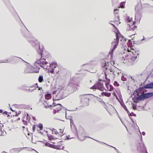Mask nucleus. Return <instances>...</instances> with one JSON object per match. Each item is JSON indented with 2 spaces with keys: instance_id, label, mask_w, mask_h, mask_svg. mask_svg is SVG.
<instances>
[{
  "instance_id": "nucleus-41",
  "label": "nucleus",
  "mask_w": 153,
  "mask_h": 153,
  "mask_svg": "<svg viewBox=\"0 0 153 153\" xmlns=\"http://www.w3.org/2000/svg\"><path fill=\"white\" fill-rule=\"evenodd\" d=\"M111 24L113 26V27L115 28H116L117 27H116L115 26V25H114L112 24Z\"/></svg>"
},
{
  "instance_id": "nucleus-15",
  "label": "nucleus",
  "mask_w": 153,
  "mask_h": 153,
  "mask_svg": "<svg viewBox=\"0 0 153 153\" xmlns=\"http://www.w3.org/2000/svg\"><path fill=\"white\" fill-rule=\"evenodd\" d=\"M28 87L30 88H35V90H36L37 88H39L37 83H36L34 85H33L30 86H29Z\"/></svg>"
},
{
  "instance_id": "nucleus-64",
  "label": "nucleus",
  "mask_w": 153,
  "mask_h": 153,
  "mask_svg": "<svg viewBox=\"0 0 153 153\" xmlns=\"http://www.w3.org/2000/svg\"><path fill=\"white\" fill-rule=\"evenodd\" d=\"M40 66H41V67H43L42 66V65H40Z\"/></svg>"
},
{
  "instance_id": "nucleus-24",
  "label": "nucleus",
  "mask_w": 153,
  "mask_h": 153,
  "mask_svg": "<svg viewBox=\"0 0 153 153\" xmlns=\"http://www.w3.org/2000/svg\"><path fill=\"white\" fill-rule=\"evenodd\" d=\"M38 127L40 128V130H42L43 128V125L42 123H39L37 126Z\"/></svg>"
},
{
  "instance_id": "nucleus-23",
  "label": "nucleus",
  "mask_w": 153,
  "mask_h": 153,
  "mask_svg": "<svg viewBox=\"0 0 153 153\" xmlns=\"http://www.w3.org/2000/svg\"><path fill=\"white\" fill-rule=\"evenodd\" d=\"M42 57H41V58L39 59H38L36 61V63L39 64H41L42 63H41V61L42 60Z\"/></svg>"
},
{
  "instance_id": "nucleus-22",
  "label": "nucleus",
  "mask_w": 153,
  "mask_h": 153,
  "mask_svg": "<svg viewBox=\"0 0 153 153\" xmlns=\"http://www.w3.org/2000/svg\"><path fill=\"white\" fill-rule=\"evenodd\" d=\"M42 57H41V58L39 59H38L36 61V63L39 64H41L42 63H41V61L42 60Z\"/></svg>"
},
{
  "instance_id": "nucleus-63",
  "label": "nucleus",
  "mask_w": 153,
  "mask_h": 153,
  "mask_svg": "<svg viewBox=\"0 0 153 153\" xmlns=\"http://www.w3.org/2000/svg\"><path fill=\"white\" fill-rule=\"evenodd\" d=\"M144 39H143L142 40V41H143Z\"/></svg>"
},
{
  "instance_id": "nucleus-38",
  "label": "nucleus",
  "mask_w": 153,
  "mask_h": 153,
  "mask_svg": "<svg viewBox=\"0 0 153 153\" xmlns=\"http://www.w3.org/2000/svg\"><path fill=\"white\" fill-rule=\"evenodd\" d=\"M53 64H55V66L53 68H56V66H57V63H53Z\"/></svg>"
},
{
  "instance_id": "nucleus-14",
  "label": "nucleus",
  "mask_w": 153,
  "mask_h": 153,
  "mask_svg": "<svg viewBox=\"0 0 153 153\" xmlns=\"http://www.w3.org/2000/svg\"><path fill=\"white\" fill-rule=\"evenodd\" d=\"M127 45L129 47L128 48H130L131 50V51H133V50H132V48L131 47V46L132 45L131 42L130 40H128V42H127Z\"/></svg>"
},
{
  "instance_id": "nucleus-56",
  "label": "nucleus",
  "mask_w": 153,
  "mask_h": 153,
  "mask_svg": "<svg viewBox=\"0 0 153 153\" xmlns=\"http://www.w3.org/2000/svg\"><path fill=\"white\" fill-rule=\"evenodd\" d=\"M54 111H55V113H56V109H54Z\"/></svg>"
},
{
  "instance_id": "nucleus-3",
  "label": "nucleus",
  "mask_w": 153,
  "mask_h": 153,
  "mask_svg": "<svg viewBox=\"0 0 153 153\" xmlns=\"http://www.w3.org/2000/svg\"><path fill=\"white\" fill-rule=\"evenodd\" d=\"M131 51L132 52V55L131 56L129 61L131 62V64H133L137 61V56L139 55L138 52V51H134L133 49V51Z\"/></svg>"
},
{
  "instance_id": "nucleus-44",
  "label": "nucleus",
  "mask_w": 153,
  "mask_h": 153,
  "mask_svg": "<svg viewBox=\"0 0 153 153\" xmlns=\"http://www.w3.org/2000/svg\"><path fill=\"white\" fill-rule=\"evenodd\" d=\"M142 134L143 135H145V133L143 131L142 132Z\"/></svg>"
},
{
  "instance_id": "nucleus-30",
  "label": "nucleus",
  "mask_w": 153,
  "mask_h": 153,
  "mask_svg": "<svg viewBox=\"0 0 153 153\" xmlns=\"http://www.w3.org/2000/svg\"><path fill=\"white\" fill-rule=\"evenodd\" d=\"M112 72L113 74L114 75H115L114 74V71H113V70H112V69H109L108 70V73H110Z\"/></svg>"
},
{
  "instance_id": "nucleus-60",
  "label": "nucleus",
  "mask_w": 153,
  "mask_h": 153,
  "mask_svg": "<svg viewBox=\"0 0 153 153\" xmlns=\"http://www.w3.org/2000/svg\"><path fill=\"white\" fill-rule=\"evenodd\" d=\"M39 48H40V46H39Z\"/></svg>"
},
{
  "instance_id": "nucleus-20",
  "label": "nucleus",
  "mask_w": 153,
  "mask_h": 153,
  "mask_svg": "<svg viewBox=\"0 0 153 153\" xmlns=\"http://www.w3.org/2000/svg\"><path fill=\"white\" fill-rule=\"evenodd\" d=\"M57 105H59L60 106V107H58V109L57 110V111H59L61 109H62V107H62V105H61L60 104H57Z\"/></svg>"
},
{
  "instance_id": "nucleus-10",
  "label": "nucleus",
  "mask_w": 153,
  "mask_h": 153,
  "mask_svg": "<svg viewBox=\"0 0 153 153\" xmlns=\"http://www.w3.org/2000/svg\"><path fill=\"white\" fill-rule=\"evenodd\" d=\"M145 99L144 94H142L136 98V100L137 101Z\"/></svg>"
},
{
  "instance_id": "nucleus-45",
  "label": "nucleus",
  "mask_w": 153,
  "mask_h": 153,
  "mask_svg": "<svg viewBox=\"0 0 153 153\" xmlns=\"http://www.w3.org/2000/svg\"><path fill=\"white\" fill-rule=\"evenodd\" d=\"M4 114H5L6 115L7 114V112L6 111H5L4 112Z\"/></svg>"
},
{
  "instance_id": "nucleus-54",
  "label": "nucleus",
  "mask_w": 153,
  "mask_h": 153,
  "mask_svg": "<svg viewBox=\"0 0 153 153\" xmlns=\"http://www.w3.org/2000/svg\"><path fill=\"white\" fill-rule=\"evenodd\" d=\"M10 109L12 110V111H13V110L12 108H10Z\"/></svg>"
},
{
  "instance_id": "nucleus-12",
  "label": "nucleus",
  "mask_w": 153,
  "mask_h": 153,
  "mask_svg": "<svg viewBox=\"0 0 153 153\" xmlns=\"http://www.w3.org/2000/svg\"><path fill=\"white\" fill-rule=\"evenodd\" d=\"M45 97L46 99L48 100L50 99L51 97V94L47 93L45 95Z\"/></svg>"
},
{
  "instance_id": "nucleus-13",
  "label": "nucleus",
  "mask_w": 153,
  "mask_h": 153,
  "mask_svg": "<svg viewBox=\"0 0 153 153\" xmlns=\"http://www.w3.org/2000/svg\"><path fill=\"white\" fill-rule=\"evenodd\" d=\"M111 93H110L103 92L101 93V95L102 96L104 95L107 97H109L111 96Z\"/></svg>"
},
{
  "instance_id": "nucleus-27",
  "label": "nucleus",
  "mask_w": 153,
  "mask_h": 153,
  "mask_svg": "<svg viewBox=\"0 0 153 153\" xmlns=\"http://www.w3.org/2000/svg\"><path fill=\"white\" fill-rule=\"evenodd\" d=\"M125 5V3L124 2H122L120 4V7L122 8H123L124 7Z\"/></svg>"
},
{
  "instance_id": "nucleus-49",
  "label": "nucleus",
  "mask_w": 153,
  "mask_h": 153,
  "mask_svg": "<svg viewBox=\"0 0 153 153\" xmlns=\"http://www.w3.org/2000/svg\"><path fill=\"white\" fill-rule=\"evenodd\" d=\"M3 112V111L2 109H0V113H2Z\"/></svg>"
},
{
  "instance_id": "nucleus-52",
  "label": "nucleus",
  "mask_w": 153,
  "mask_h": 153,
  "mask_svg": "<svg viewBox=\"0 0 153 153\" xmlns=\"http://www.w3.org/2000/svg\"><path fill=\"white\" fill-rule=\"evenodd\" d=\"M38 88H39L38 89V90H41V89H42V87H39Z\"/></svg>"
},
{
  "instance_id": "nucleus-62",
  "label": "nucleus",
  "mask_w": 153,
  "mask_h": 153,
  "mask_svg": "<svg viewBox=\"0 0 153 153\" xmlns=\"http://www.w3.org/2000/svg\"><path fill=\"white\" fill-rule=\"evenodd\" d=\"M131 78L132 79V80H134V79H132V77H131Z\"/></svg>"
},
{
  "instance_id": "nucleus-55",
  "label": "nucleus",
  "mask_w": 153,
  "mask_h": 153,
  "mask_svg": "<svg viewBox=\"0 0 153 153\" xmlns=\"http://www.w3.org/2000/svg\"><path fill=\"white\" fill-rule=\"evenodd\" d=\"M59 72V71H58L56 72V73L57 74Z\"/></svg>"
},
{
  "instance_id": "nucleus-11",
  "label": "nucleus",
  "mask_w": 153,
  "mask_h": 153,
  "mask_svg": "<svg viewBox=\"0 0 153 153\" xmlns=\"http://www.w3.org/2000/svg\"><path fill=\"white\" fill-rule=\"evenodd\" d=\"M144 95L145 99L148 98L153 96V92H149L146 93H144Z\"/></svg>"
},
{
  "instance_id": "nucleus-26",
  "label": "nucleus",
  "mask_w": 153,
  "mask_h": 153,
  "mask_svg": "<svg viewBox=\"0 0 153 153\" xmlns=\"http://www.w3.org/2000/svg\"><path fill=\"white\" fill-rule=\"evenodd\" d=\"M121 79V80L123 81H126L127 79L126 77H125L123 75H122V76Z\"/></svg>"
},
{
  "instance_id": "nucleus-57",
  "label": "nucleus",
  "mask_w": 153,
  "mask_h": 153,
  "mask_svg": "<svg viewBox=\"0 0 153 153\" xmlns=\"http://www.w3.org/2000/svg\"><path fill=\"white\" fill-rule=\"evenodd\" d=\"M7 117H9V116H10V115H9V114H7Z\"/></svg>"
},
{
  "instance_id": "nucleus-33",
  "label": "nucleus",
  "mask_w": 153,
  "mask_h": 153,
  "mask_svg": "<svg viewBox=\"0 0 153 153\" xmlns=\"http://www.w3.org/2000/svg\"><path fill=\"white\" fill-rule=\"evenodd\" d=\"M35 128H36V126L35 125H34L33 127V131H34L35 130Z\"/></svg>"
},
{
  "instance_id": "nucleus-51",
  "label": "nucleus",
  "mask_w": 153,
  "mask_h": 153,
  "mask_svg": "<svg viewBox=\"0 0 153 153\" xmlns=\"http://www.w3.org/2000/svg\"><path fill=\"white\" fill-rule=\"evenodd\" d=\"M77 108H76V110H70V111H76V110H77Z\"/></svg>"
},
{
  "instance_id": "nucleus-8",
  "label": "nucleus",
  "mask_w": 153,
  "mask_h": 153,
  "mask_svg": "<svg viewBox=\"0 0 153 153\" xmlns=\"http://www.w3.org/2000/svg\"><path fill=\"white\" fill-rule=\"evenodd\" d=\"M20 59V58L18 57H17L16 56H14L12 57H11L10 58V61H8V60H7L6 61L4 62H1L0 61V63H9V62H18V60L19 59Z\"/></svg>"
},
{
  "instance_id": "nucleus-36",
  "label": "nucleus",
  "mask_w": 153,
  "mask_h": 153,
  "mask_svg": "<svg viewBox=\"0 0 153 153\" xmlns=\"http://www.w3.org/2000/svg\"><path fill=\"white\" fill-rule=\"evenodd\" d=\"M73 123H74L73 120L71 119V120H70L71 125L72 124H73Z\"/></svg>"
},
{
  "instance_id": "nucleus-43",
  "label": "nucleus",
  "mask_w": 153,
  "mask_h": 153,
  "mask_svg": "<svg viewBox=\"0 0 153 153\" xmlns=\"http://www.w3.org/2000/svg\"><path fill=\"white\" fill-rule=\"evenodd\" d=\"M41 63H41V64L43 65V64H44V61H41Z\"/></svg>"
},
{
  "instance_id": "nucleus-35",
  "label": "nucleus",
  "mask_w": 153,
  "mask_h": 153,
  "mask_svg": "<svg viewBox=\"0 0 153 153\" xmlns=\"http://www.w3.org/2000/svg\"><path fill=\"white\" fill-rule=\"evenodd\" d=\"M60 131L59 133H62L63 132V130L61 129H59Z\"/></svg>"
},
{
  "instance_id": "nucleus-40",
  "label": "nucleus",
  "mask_w": 153,
  "mask_h": 153,
  "mask_svg": "<svg viewBox=\"0 0 153 153\" xmlns=\"http://www.w3.org/2000/svg\"><path fill=\"white\" fill-rule=\"evenodd\" d=\"M107 145H108V146H111V147H112L114 148V149L115 150H117V149H116L115 147H113V146H110V145H108V144H107Z\"/></svg>"
},
{
  "instance_id": "nucleus-25",
  "label": "nucleus",
  "mask_w": 153,
  "mask_h": 153,
  "mask_svg": "<svg viewBox=\"0 0 153 153\" xmlns=\"http://www.w3.org/2000/svg\"><path fill=\"white\" fill-rule=\"evenodd\" d=\"M35 90V88H29L28 89H27L26 90L28 91H30L32 92L33 91H34V90Z\"/></svg>"
},
{
  "instance_id": "nucleus-19",
  "label": "nucleus",
  "mask_w": 153,
  "mask_h": 153,
  "mask_svg": "<svg viewBox=\"0 0 153 153\" xmlns=\"http://www.w3.org/2000/svg\"><path fill=\"white\" fill-rule=\"evenodd\" d=\"M56 91H54L53 92V101H54L55 100V97H56V95H55L56 94Z\"/></svg>"
},
{
  "instance_id": "nucleus-18",
  "label": "nucleus",
  "mask_w": 153,
  "mask_h": 153,
  "mask_svg": "<svg viewBox=\"0 0 153 153\" xmlns=\"http://www.w3.org/2000/svg\"><path fill=\"white\" fill-rule=\"evenodd\" d=\"M121 105L123 107V108L125 109V110L128 113L129 111H128V109H127V108L126 106L125 105V104L124 103H121Z\"/></svg>"
},
{
  "instance_id": "nucleus-6",
  "label": "nucleus",
  "mask_w": 153,
  "mask_h": 153,
  "mask_svg": "<svg viewBox=\"0 0 153 153\" xmlns=\"http://www.w3.org/2000/svg\"><path fill=\"white\" fill-rule=\"evenodd\" d=\"M135 10L136 13L135 16V19L140 20L141 18V7L140 6H137L136 7Z\"/></svg>"
},
{
  "instance_id": "nucleus-37",
  "label": "nucleus",
  "mask_w": 153,
  "mask_h": 153,
  "mask_svg": "<svg viewBox=\"0 0 153 153\" xmlns=\"http://www.w3.org/2000/svg\"><path fill=\"white\" fill-rule=\"evenodd\" d=\"M96 140V141H97V142H98L100 143H104V144H106V145H107V144H106V143H103V142H102L100 141H98V140Z\"/></svg>"
},
{
  "instance_id": "nucleus-39",
  "label": "nucleus",
  "mask_w": 153,
  "mask_h": 153,
  "mask_svg": "<svg viewBox=\"0 0 153 153\" xmlns=\"http://www.w3.org/2000/svg\"><path fill=\"white\" fill-rule=\"evenodd\" d=\"M136 106L135 105H133V108L134 109H136Z\"/></svg>"
},
{
  "instance_id": "nucleus-46",
  "label": "nucleus",
  "mask_w": 153,
  "mask_h": 153,
  "mask_svg": "<svg viewBox=\"0 0 153 153\" xmlns=\"http://www.w3.org/2000/svg\"><path fill=\"white\" fill-rule=\"evenodd\" d=\"M38 52H39V54L40 56H41L42 55V52H39V51H38Z\"/></svg>"
},
{
  "instance_id": "nucleus-34",
  "label": "nucleus",
  "mask_w": 153,
  "mask_h": 153,
  "mask_svg": "<svg viewBox=\"0 0 153 153\" xmlns=\"http://www.w3.org/2000/svg\"><path fill=\"white\" fill-rule=\"evenodd\" d=\"M118 11V10L117 9H116L114 10V13H117Z\"/></svg>"
},
{
  "instance_id": "nucleus-9",
  "label": "nucleus",
  "mask_w": 153,
  "mask_h": 153,
  "mask_svg": "<svg viewBox=\"0 0 153 153\" xmlns=\"http://www.w3.org/2000/svg\"><path fill=\"white\" fill-rule=\"evenodd\" d=\"M143 88L145 89H153V82H150L144 85Z\"/></svg>"
},
{
  "instance_id": "nucleus-7",
  "label": "nucleus",
  "mask_w": 153,
  "mask_h": 153,
  "mask_svg": "<svg viewBox=\"0 0 153 153\" xmlns=\"http://www.w3.org/2000/svg\"><path fill=\"white\" fill-rule=\"evenodd\" d=\"M103 84L101 83L100 81L98 82L97 83L95 84L91 88L93 89H97L102 91L104 89V88L103 87Z\"/></svg>"
},
{
  "instance_id": "nucleus-48",
  "label": "nucleus",
  "mask_w": 153,
  "mask_h": 153,
  "mask_svg": "<svg viewBox=\"0 0 153 153\" xmlns=\"http://www.w3.org/2000/svg\"><path fill=\"white\" fill-rule=\"evenodd\" d=\"M99 101L100 102H103L104 103V102L102 101V100L100 99V101Z\"/></svg>"
},
{
  "instance_id": "nucleus-50",
  "label": "nucleus",
  "mask_w": 153,
  "mask_h": 153,
  "mask_svg": "<svg viewBox=\"0 0 153 153\" xmlns=\"http://www.w3.org/2000/svg\"><path fill=\"white\" fill-rule=\"evenodd\" d=\"M44 64H48V62L46 61H45L44 62Z\"/></svg>"
},
{
  "instance_id": "nucleus-17",
  "label": "nucleus",
  "mask_w": 153,
  "mask_h": 153,
  "mask_svg": "<svg viewBox=\"0 0 153 153\" xmlns=\"http://www.w3.org/2000/svg\"><path fill=\"white\" fill-rule=\"evenodd\" d=\"M43 76L42 75L39 76L38 78V81L40 82H42L43 81Z\"/></svg>"
},
{
  "instance_id": "nucleus-59",
  "label": "nucleus",
  "mask_w": 153,
  "mask_h": 153,
  "mask_svg": "<svg viewBox=\"0 0 153 153\" xmlns=\"http://www.w3.org/2000/svg\"><path fill=\"white\" fill-rule=\"evenodd\" d=\"M134 102H137V101H134Z\"/></svg>"
},
{
  "instance_id": "nucleus-5",
  "label": "nucleus",
  "mask_w": 153,
  "mask_h": 153,
  "mask_svg": "<svg viewBox=\"0 0 153 153\" xmlns=\"http://www.w3.org/2000/svg\"><path fill=\"white\" fill-rule=\"evenodd\" d=\"M57 94V95H56L55 97V100L62 99L66 97V95H64L63 90L59 91H58Z\"/></svg>"
},
{
  "instance_id": "nucleus-47",
  "label": "nucleus",
  "mask_w": 153,
  "mask_h": 153,
  "mask_svg": "<svg viewBox=\"0 0 153 153\" xmlns=\"http://www.w3.org/2000/svg\"><path fill=\"white\" fill-rule=\"evenodd\" d=\"M55 134H59V133L58 132H57L56 131V132H55Z\"/></svg>"
},
{
  "instance_id": "nucleus-58",
  "label": "nucleus",
  "mask_w": 153,
  "mask_h": 153,
  "mask_svg": "<svg viewBox=\"0 0 153 153\" xmlns=\"http://www.w3.org/2000/svg\"><path fill=\"white\" fill-rule=\"evenodd\" d=\"M67 137V138L68 139H69V137Z\"/></svg>"
},
{
  "instance_id": "nucleus-16",
  "label": "nucleus",
  "mask_w": 153,
  "mask_h": 153,
  "mask_svg": "<svg viewBox=\"0 0 153 153\" xmlns=\"http://www.w3.org/2000/svg\"><path fill=\"white\" fill-rule=\"evenodd\" d=\"M45 145L46 146L51 148H53V146H54L53 145L50 144L48 143H46Z\"/></svg>"
},
{
  "instance_id": "nucleus-28",
  "label": "nucleus",
  "mask_w": 153,
  "mask_h": 153,
  "mask_svg": "<svg viewBox=\"0 0 153 153\" xmlns=\"http://www.w3.org/2000/svg\"><path fill=\"white\" fill-rule=\"evenodd\" d=\"M104 66L105 67V68L106 69V70L108 69V68H107V66L108 65V62H105V63H104Z\"/></svg>"
},
{
  "instance_id": "nucleus-2",
  "label": "nucleus",
  "mask_w": 153,
  "mask_h": 153,
  "mask_svg": "<svg viewBox=\"0 0 153 153\" xmlns=\"http://www.w3.org/2000/svg\"><path fill=\"white\" fill-rule=\"evenodd\" d=\"M81 98V102L83 106H88L89 105V95L87 94H84L80 96Z\"/></svg>"
},
{
  "instance_id": "nucleus-1",
  "label": "nucleus",
  "mask_w": 153,
  "mask_h": 153,
  "mask_svg": "<svg viewBox=\"0 0 153 153\" xmlns=\"http://www.w3.org/2000/svg\"><path fill=\"white\" fill-rule=\"evenodd\" d=\"M126 20L127 22V25L129 29L128 28H127L128 30L134 31L136 28V27H135L134 25L133 27H131L134 24H135V22L132 21V18H130L129 16H127L126 18Z\"/></svg>"
},
{
  "instance_id": "nucleus-32",
  "label": "nucleus",
  "mask_w": 153,
  "mask_h": 153,
  "mask_svg": "<svg viewBox=\"0 0 153 153\" xmlns=\"http://www.w3.org/2000/svg\"><path fill=\"white\" fill-rule=\"evenodd\" d=\"M22 121H23V123L24 124V125H27V122L26 121L23 120Z\"/></svg>"
},
{
  "instance_id": "nucleus-31",
  "label": "nucleus",
  "mask_w": 153,
  "mask_h": 153,
  "mask_svg": "<svg viewBox=\"0 0 153 153\" xmlns=\"http://www.w3.org/2000/svg\"><path fill=\"white\" fill-rule=\"evenodd\" d=\"M48 137L49 138V140H51L53 139V137L51 135H48Z\"/></svg>"
},
{
  "instance_id": "nucleus-42",
  "label": "nucleus",
  "mask_w": 153,
  "mask_h": 153,
  "mask_svg": "<svg viewBox=\"0 0 153 153\" xmlns=\"http://www.w3.org/2000/svg\"><path fill=\"white\" fill-rule=\"evenodd\" d=\"M105 78L107 79V74H106V73H105Z\"/></svg>"
},
{
  "instance_id": "nucleus-29",
  "label": "nucleus",
  "mask_w": 153,
  "mask_h": 153,
  "mask_svg": "<svg viewBox=\"0 0 153 153\" xmlns=\"http://www.w3.org/2000/svg\"><path fill=\"white\" fill-rule=\"evenodd\" d=\"M114 86L118 87L119 85V84L116 81H115L114 82Z\"/></svg>"
},
{
  "instance_id": "nucleus-4",
  "label": "nucleus",
  "mask_w": 153,
  "mask_h": 153,
  "mask_svg": "<svg viewBox=\"0 0 153 153\" xmlns=\"http://www.w3.org/2000/svg\"><path fill=\"white\" fill-rule=\"evenodd\" d=\"M116 39H114V40L111 43V47L112 48L111 52V54L113 53L114 50L117 47L119 42V38L118 35H117V33H116Z\"/></svg>"
},
{
  "instance_id": "nucleus-61",
  "label": "nucleus",
  "mask_w": 153,
  "mask_h": 153,
  "mask_svg": "<svg viewBox=\"0 0 153 153\" xmlns=\"http://www.w3.org/2000/svg\"><path fill=\"white\" fill-rule=\"evenodd\" d=\"M105 84H106V86L107 87V85L106 84V83Z\"/></svg>"
},
{
  "instance_id": "nucleus-21",
  "label": "nucleus",
  "mask_w": 153,
  "mask_h": 153,
  "mask_svg": "<svg viewBox=\"0 0 153 153\" xmlns=\"http://www.w3.org/2000/svg\"><path fill=\"white\" fill-rule=\"evenodd\" d=\"M48 72L49 73H51V74H53L54 73V69L52 68H51V69H50L48 70Z\"/></svg>"
},
{
  "instance_id": "nucleus-53",
  "label": "nucleus",
  "mask_w": 153,
  "mask_h": 153,
  "mask_svg": "<svg viewBox=\"0 0 153 153\" xmlns=\"http://www.w3.org/2000/svg\"><path fill=\"white\" fill-rule=\"evenodd\" d=\"M145 152H146V153H148V152H147L146 150L145 151Z\"/></svg>"
}]
</instances>
